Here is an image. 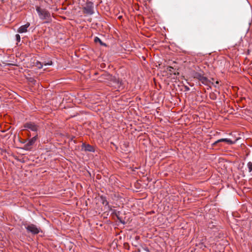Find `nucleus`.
<instances>
[{
    "mask_svg": "<svg viewBox=\"0 0 252 252\" xmlns=\"http://www.w3.org/2000/svg\"><path fill=\"white\" fill-rule=\"evenodd\" d=\"M36 11L39 18L41 20H46L45 23H48L51 20V15L49 11L45 8H42L39 6L36 7Z\"/></svg>",
    "mask_w": 252,
    "mask_h": 252,
    "instance_id": "1",
    "label": "nucleus"
},
{
    "mask_svg": "<svg viewBox=\"0 0 252 252\" xmlns=\"http://www.w3.org/2000/svg\"><path fill=\"white\" fill-rule=\"evenodd\" d=\"M38 138V135L36 134L34 136L30 139H28L25 140L22 143L24 144L23 149L26 151H31L32 149V146L34 144L35 142Z\"/></svg>",
    "mask_w": 252,
    "mask_h": 252,
    "instance_id": "2",
    "label": "nucleus"
},
{
    "mask_svg": "<svg viewBox=\"0 0 252 252\" xmlns=\"http://www.w3.org/2000/svg\"><path fill=\"white\" fill-rule=\"evenodd\" d=\"M110 86L117 89L119 91L123 89L124 86L122 81H120L119 78L116 76H113L111 80L109 82Z\"/></svg>",
    "mask_w": 252,
    "mask_h": 252,
    "instance_id": "3",
    "label": "nucleus"
},
{
    "mask_svg": "<svg viewBox=\"0 0 252 252\" xmlns=\"http://www.w3.org/2000/svg\"><path fill=\"white\" fill-rule=\"evenodd\" d=\"M24 225L27 232L31 233L32 234H37L41 231L40 228L34 224L26 223Z\"/></svg>",
    "mask_w": 252,
    "mask_h": 252,
    "instance_id": "4",
    "label": "nucleus"
},
{
    "mask_svg": "<svg viewBox=\"0 0 252 252\" xmlns=\"http://www.w3.org/2000/svg\"><path fill=\"white\" fill-rule=\"evenodd\" d=\"M193 77L198 79L205 85H208L209 82L208 79L199 72H194Z\"/></svg>",
    "mask_w": 252,
    "mask_h": 252,
    "instance_id": "5",
    "label": "nucleus"
},
{
    "mask_svg": "<svg viewBox=\"0 0 252 252\" xmlns=\"http://www.w3.org/2000/svg\"><path fill=\"white\" fill-rule=\"evenodd\" d=\"M24 127L26 130H31L34 132H36L39 129V126L33 122H28L26 123Z\"/></svg>",
    "mask_w": 252,
    "mask_h": 252,
    "instance_id": "6",
    "label": "nucleus"
},
{
    "mask_svg": "<svg viewBox=\"0 0 252 252\" xmlns=\"http://www.w3.org/2000/svg\"><path fill=\"white\" fill-rule=\"evenodd\" d=\"M84 9L85 13L88 15H93L94 13V3L91 1L87 2Z\"/></svg>",
    "mask_w": 252,
    "mask_h": 252,
    "instance_id": "7",
    "label": "nucleus"
},
{
    "mask_svg": "<svg viewBox=\"0 0 252 252\" xmlns=\"http://www.w3.org/2000/svg\"><path fill=\"white\" fill-rule=\"evenodd\" d=\"M30 24L28 22L24 25L20 26L17 30V32L19 33H26L28 32V28L30 27Z\"/></svg>",
    "mask_w": 252,
    "mask_h": 252,
    "instance_id": "8",
    "label": "nucleus"
},
{
    "mask_svg": "<svg viewBox=\"0 0 252 252\" xmlns=\"http://www.w3.org/2000/svg\"><path fill=\"white\" fill-rule=\"evenodd\" d=\"M221 142H225L227 143L229 145H232V144L234 143V142H233L232 140H231L230 139H228V138H221V139H220L217 140L216 141H215L214 143H213L212 145L213 146H215L218 143Z\"/></svg>",
    "mask_w": 252,
    "mask_h": 252,
    "instance_id": "9",
    "label": "nucleus"
},
{
    "mask_svg": "<svg viewBox=\"0 0 252 252\" xmlns=\"http://www.w3.org/2000/svg\"><path fill=\"white\" fill-rule=\"evenodd\" d=\"M113 76L108 73H104L101 75V78L102 79L104 80V81H108L109 82L113 78Z\"/></svg>",
    "mask_w": 252,
    "mask_h": 252,
    "instance_id": "10",
    "label": "nucleus"
},
{
    "mask_svg": "<svg viewBox=\"0 0 252 252\" xmlns=\"http://www.w3.org/2000/svg\"><path fill=\"white\" fill-rule=\"evenodd\" d=\"M82 149H83L85 151L89 152H94V148L89 144H85V143H83L82 145Z\"/></svg>",
    "mask_w": 252,
    "mask_h": 252,
    "instance_id": "11",
    "label": "nucleus"
},
{
    "mask_svg": "<svg viewBox=\"0 0 252 252\" xmlns=\"http://www.w3.org/2000/svg\"><path fill=\"white\" fill-rule=\"evenodd\" d=\"M94 41L95 42V43H97V42H99L100 43V45H103V46H106V44L103 43L102 42V41L99 38H98V37L96 36L94 37Z\"/></svg>",
    "mask_w": 252,
    "mask_h": 252,
    "instance_id": "12",
    "label": "nucleus"
},
{
    "mask_svg": "<svg viewBox=\"0 0 252 252\" xmlns=\"http://www.w3.org/2000/svg\"><path fill=\"white\" fill-rule=\"evenodd\" d=\"M35 65L38 68L40 69L43 67V64H42V63H40V62L37 61L36 62Z\"/></svg>",
    "mask_w": 252,
    "mask_h": 252,
    "instance_id": "13",
    "label": "nucleus"
},
{
    "mask_svg": "<svg viewBox=\"0 0 252 252\" xmlns=\"http://www.w3.org/2000/svg\"><path fill=\"white\" fill-rule=\"evenodd\" d=\"M247 167L248 168V171L249 172L252 171V162L249 161L247 164Z\"/></svg>",
    "mask_w": 252,
    "mask_h": 252,
    "instance_id": "14",
    "label": "nucleus"
},
{
    "mask_svg": "<svg viewBox=\"0 0 252 252\" xmlns=\"http://www.w3.org/2000/svg\"><path fill=\"white\" fill-rule=\"evenodd\" d=\"M42 64L44 66L51 65H52V62L51 61H49L48 62H44L42 63Z\"/></svg>",
    "mask_w": 252,
    "mask_h": 252,
    "instance_id": "15",
    "label": "nucleus"
},
{
    "mask_svg": "<svg viewBox=\"0 0 252 252\" xmlns=\"http://www.w3.org/2000/svg\"><path fill=\"white\" fill-rule=\"evenodd\" d=\"M15 38H16V40L18 42H19L20 41V40H21V37H20V35L19 34H16Z\"/></svg>",
    "mask_w": 252,
    "mask_h": 252,
    "instance_id": "16",
    "label": "nucleus"
},
{
    "mask_svg": "<svg viewBox=\"0 0 252 252\" xmlns=\"http://www.w3.org/2000/svg\"><path fill=\"white\" fill-rule=\"evenodd\" d=\"M117 218L118 219L120 220V221L121 222V223H123V224H125V221H123L120 217H117Z\"/></svg>",
    "mask_w": 252,
    "mask_h": 252,
    "instance_id": "17",
    "label": "nucleus"
},
{
    "mask_svg": "<svg viewBox=\"0 0 252 252\" xmlns=\"http://www.w3.org/2000/svg\"><path fill=\"white\" fill-rule=\"evenodd\" d=\"M105 205H107V204H108V202L106 200L105 201H103V204H105Z\"/></svg>",
    "mask_w": 252,
    "mask_h": 252,
    "instance_id": "18",
    "label": "nucleus"
},
{
    "mask_svg": "<svg viewBox=\"0 0 252 252\" xmlns=\"http://www.w3.org/2000/svg\"><path fill=\"white\" fill-rule=\"evenodd\" d=\"M189 88L188 87H186V91H189Z\"/></svg>",
    "mask_w": 252,
    "mask_h": 252,
    "instance_id": "19",
    "label": "nucleus"
}]
</instances>
